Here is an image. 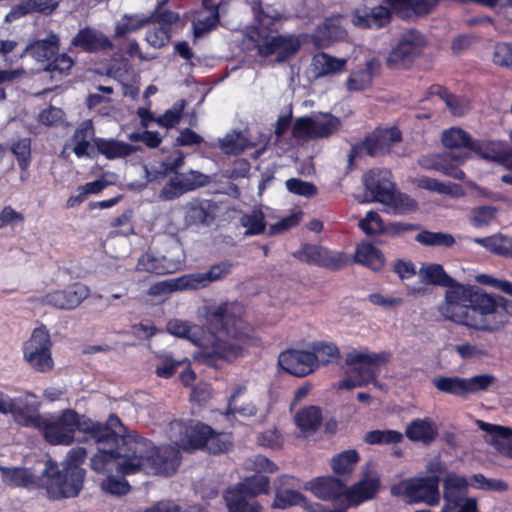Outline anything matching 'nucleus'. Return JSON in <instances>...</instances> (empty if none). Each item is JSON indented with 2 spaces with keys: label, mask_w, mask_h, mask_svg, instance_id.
I'll return each instance as SVG.
<instances>
[{
  "label": "nucleus",
  "mask_w": 512,
  "mask_h": 512,
  "mask_svg": "<svg viewBox=\"0 0 512 512\" xmlns=\"http://www.w3.org/2000/svg\"><path fill=\"white\" fill-rule=\"evenodd\" d=\"M251 9L257 23V40H261L264 35H273L278 32L277 23L281 20L279 13L270 14L265 11L262 7V0H253Z\"/></svg>",
  "instance_id": "2f4dec72"
},
{
  "label": "nucleus",
  "mask_w": 512,
  "mask_h": 512,
  "mask_svg": "<svg viewBox=\"0 0 512 512\" xmlns=\"http://www.w3.org/2000/svg\"><path fill=\"white\" fill-rule=\"evenodd\" d=\"M415 240L428 247H452L455 244L453 235L444 232H432L429 230H422L415 237Z\"/></svg>",
  "instance_id": "37998d69"
},
{
  "label": "nucleus",
  "mask_w": 512,
  "mask_h": 512,
  "mask_svg": "<svg viewBox=\"0 0 512 512\" xmlns=\"http://www.w3.org/2000/svg\"><path fill=\"white\" fill-rule=\"evenodd\" d=\"M87 457L86 449L83 447L72 448L65 459L64 467L72 472L76 481L80 483L82 475L85 476V470L81 467Z\"/></svg>",
  "instance_id": "09e8293b"
},
{
  "label": "nucleus",
  "mask_w": 512,
  "mask_h": 512,
  "mask_svg": "<svg viewBox=\"0 0 512 512\" xmlns=\"http://www.w3.org/2000/svg\"><path fill=\"white\" fill-rule=\"evenodd\" d=\"M184 193L203 187L208 183V178L201 172L191 170L188 174H181L177 179Z\"/></svg>",
  "instance_id": "69168bd1"
},
{
  "label": "nucleus",
  "mask_w": 512,
  "mask_h": 512,
  "mask_svg": "<svg viewBox=\"0 0 512 512\" xmlns=\"http://www.w3.org/2000/svg\"><path fill=\"white\" fill-rule=\"evenodd\" d=\"M71 45L86 53H97L114 48L113 42L103 32L90 27L79 29L72 38Z\"/></svg>",
  "instance_id": "aec40b11"
},
{
  "label": "nucleus",
  "mask_w": 512,
  "mask_h": 512,
  "mask_svg": "<svg viewBox=\"0 0 512 512\" xmlns=\"http://www.w3.org/2000/svg\"><path fill=\"white\" fill-rule=\"evenodd\" d=\"M430 96H438L447 106L453 116H464L470 110V102L463 96L455 95L439 84H433L428 88Z\"/></svg>",
  "instance_id": "c756f323"
},
{
  "label": "nucleus",
  "mask_w": 512,
  "mask_h": 512,
  "mask_svg": "<svg viewBox=\"0 0 512 512\" xmlns=\"http://www.w3.org/2000/svg\"><path fill=\"white\" fill-rule=\"evenodd\" d=\"M124 426L116 427L117 440L113 443H103L109 446L108 450H100L90 461L91 468L96 472H104L113 459H121L120 462H130L132 447L129 441L132 440V433L122 434Z\"/></svg>",
  "instance_id": "f8f14e48"
},
{
  "label": "nucleus",
  "mask_w": 512,
  "mask_h": 512,
  "mask_svg": "<svg viewBox=\"0 0 512 512\" xmlns=\"http://www.w3.org/2000/svg\"><path fill=\"white\" fill-rule=\"evenodd\" d=\"M149 24L147 16L124 15L121 22L117 23L114 38L119 39L128 33L137 31Z\"/></svg>",
  "instance_id": "8fccbe9b"
},
{
  "label": "nucleus",
  "mask_w": 512,
  "mask_h": 512,
  "mask_svg": "<svg viewBox=\"0 0 512 512\" xmlns=\"http://www.w3.org/2000/svg\"><path fill=\"white\" fill-rule=\"evenodd\" d=\"M469 491V480L455 473L448 474L443 480V499L445 501L440 512H454L466 499Z\"/></svg>",
  "instance_id": "dca6fc26"
},
{
  "label": "nucleus",
  "mask_w": 512,
  "mask_h": 512,
  "mask_svg": "<svg viewBox=\"0 0 512 512\" xmlns=\"http://www.w3.org/2000/svg\"><path fill=\"white\" fill-rule=\"evenodd\" d=\"M31 143L28 137L20 138L13 142L10 148L22 171H26L31 164Z\"/></svg>",
  "instance_id": "5fc2aeb1"
},
{
  "label": "nucleus",
  "mask_w": 512,
  "mask_h": 512,
  "mask_svg": "<svg viewBox=\"0 0 512 512\" xmlns=\"http://www.w3.org/2000/svg\"><path fill=\"white\" fill-rule=\"evenodd\" d=\"M286 188L289 192L304 196V197H313L318 193L317 187L311 183L304 181L300 178H290L286 181Z\"/></svg>",
  "instance_id": "0e129e2a"
},
{
  "label": "nucleus",
  "mask_w": 512,
  "mask_h": 512,
  "mask_svg": "<svg viewBox=\"0 0 512 512\" xmlns=\"http://www.w3.org/2000/svg\"><path fill=\"white\" fill-rule=\"evenodd\" d=\"M51 346L52 342L48 330L45 327L36 328L30 339L24 344V358L36 371L49 372L54 365Z\"/></svg>",
  "instance_id": "6e6552de"
},
{
  "label": "nucleus",
  "mask_w": 512,
  "mask_h": 512,
  "mask_svg": "<svg viewBox=\"0 0 512 512\" xmlns=\"http://www.w3.org/2000/svg\"><path fill=\"white\" fill-rule=\"evenodd\" d=\"M364 185L372 194L373 199L385 203L391 199V193L395 190L391 181V173L388 170L372 169L364 176Z\"/></svg>",
  "instance_id": "412c9836"
},
{
  "label": "nucleus",
  "mask_w": 512,
  "mask_h": 512,
  "mask_svg": "<svg viewBox=\"0 0 512 512\" xmlns=\"http://www.w3.org/2000/svg\"><path fill=\"white\" fill-rule=\"evenodd\" d=\"M304 502L305 497L302 493L296 490L287 489L276 493L274 506L280 509H286L291 506L300 505Z\"/></svg>",
  "instance_id": "680f3d73"
},
{
  "label": "nucleus",
  "mask_w": 512,
  "mask_h": 512,
  "mask_svg": "<svg viewBox=\"0 0 512 512\" xmlns=\"http://www.w3.org/2000/svg\"><path fill=\"white\" fill-rule=\"evenodd\" d=\"M381 63L378 58L367 60L364 67L350 73L346 80V88L349 92H361L372 86L374 77L379 73Z\"/></svg>",
  "instance_id": "5701e85b"
},
{
  "label": "nucleus",
  "mask_w": 512,
  "mask_h": 512,
  "mask_svg": "<svg viewBox=\"0 0 512 512\" xmlns=\"http://www.w3.org/2000/svg\"><path fill=\"white\" fill-rule=\"evenodd\" d=\"M210 285L205 272H196L185 274L176 278V286L178 291L198 290L206 288Z\"/></svg>",
  "instance_id": "6e6d98bb"
},
{
  "label": "nucleus",
  "mask_w": 512,
  "mask_h": 512,
  "mask_svg": "<svg viewBox=\"0 0 512 512\" xmlns=\"http://www.w3.org/2000/svg\"><path fill=\"white\" fill-rule=\"evenodd\" d=\"M315 357L310 351L289 349L280 353L278 363L289 374L304 377L316 369Z\"/></svg>",
  "instance_id": "4468645a"
},
{
  "label": "nucleus",
  "mask_w": 512,
  "mask_h": 512,
  "mask_svg": "<svg viewBox=\"0 0 512 512\" xmlns=\"http://www.w3.org/2000/svg\"><path fill=\"white\" fill-rule=\"evenodd\" d=\"M405 436L412 442L430 445L438 436V428L431 418H415L406 426Z\"/></svg>",
  "instance_id": "a878e982"
},
{
  "label": "nucleus",
  "mask_w": 512,
  "mask_h": 512,
  "mask_svg": "<svg viewBox=\"0 0 512 512\" xmlns=\"http://www.w3.org/2000/svg\"><path fill=\"white\" fill-rule=\"evenodd\" d=\"M89 288L81 283H74L63 290H56L43 297V303L52 307L71 310L78 307L88 296Z\"/></svg>",
  "instance_id": "2eb2a0df"
},
{
  "label": "nucleus",
  "mask_w": 512,
  "mask_h": 512,
  "mask_svg": "<svg viewBox=\"0 0 512 512\" xmlns=\"http://www.w3.org/2000/svg\"><path fill=\"white\" fill-rule=\"evenodd\" d=\"M424 46L423 36L416 30L405 33L387 58V65L392 69L408 68Z\"/></svg>",
  "instance_id": "9d476101"
},
{
  "label": "nucleus",
  "mask_w": 512,
  "mask_h": 512,
  "mask_svg": "<svg viewBox=\"0 0 512 512\" xmlns=\"http://www.w3.org/2000/svg\"><path fill=\"white\" fill-rule=\"evenodd\" d=\"M233 448V436L232 433L216 432L213 429L205 449L210 454L219 455L227 453Z\"/></svg>",
  "instance_id": "de8ad7c7"
},
{
  "label": "nucleus",
  "mask_w": 512,
  "mask_h": 512,
  "mask_svg": "<svg viewBox=\"0 0 512 512\" xmlns=\"http://www.w3.org/2000/svg\"><path fill=\"white\" fill-rule=\"evenodd\" d=\"M220 21V15L218 12L209 13L204 17H199L193 22L194 35L196 37H202L205 34L214 30Z\"/></svg>",
  "instance_id": "338daca9"
},
{
  "label": "nucleus",
  "mask_w": 512,
  "mask_h": 512,
  "mask_svg": "<svg viewBox=\"0 0 512 512\" xmlns=\"http://www.w3.org/2000/svg\"><path fill=\"white\" fill-rule=\"evenodd\" d=\"M439 483L440 478L436 475L411 477L393 485L391 493L403 497L409 504L435 506L440 502Z\"/></svg>",
  "instance_id": "423d86ee"
},
{
  "label": "nucleus",
  "mask_w": 512,
  "mask_h": 512,
  "mask_svg": "<svg viewBox=\"0 0 512 512\" xmlns=\"http://www.w3.org/2000/svg\"><path fill=\"white\" fill-rule=\"evenodd\" d=\"M478 426L490 436V441L494 445H502L512 437V428L509 427L490 424L482 420L478 421Z\"/></svg>",
  "instance_id": "4d7b16f0"
},
{
  "label": "nucleus",
  "mask_w": 512,
  "mask_h": 512,
  "mask_svg": "<svg viewBox=\"0 0 512 512\" xmlns=\"http://www.w3.org/2000/svg\"><path fill=\"white\" fill-rule=\"evenodd\" d=\"M245 310L236 302H223L206 307V325L210 330L203 335L201 329L188 321L171 319L167 331L176 337L189 340L199 347V359L216 367L222 360L233 362L244 354V344L251 339V326L244 318Z\"/></svg>",
  "instance_id": "f257e3e1"
},
{
  "label": "nucleus",
  "mask_w": 512,
  "mask_h": 512,
  "mask_svg": "<svg viewBox=\"0 0 512 512\" xmlns=\"http://www.w3.org/2000/svg\"><path fill=\"white\" fill-rule=\"evenodd\" d=\"M293 256L309 265L325 268L330 271H340L345 268L350 258L343 251H333L326 247L305 243Z\"/></svg>",
  "instance_id": "1a4fd4ad"
},
{
  "label": "nucleus",
  "mask_w": 512,
  "mask_h": 512,
  "mask_svg": "<svg viewBox=\"0 0 512 512\" xmlns=\"http://www.w3.org/2000/svg\"><path fill=\"white\" fill-rule=\"evenodd\" d=\"M385 225L381 216L375 211H369L366 217L359 221V227L367 235L383 234Z\"/></svg>",
  "instance_id": "e2e57ef3"
},
{
  "label": "nucleus",
  "mask_w": 512,
  "mask_h": 512,
  "mask_svg": "<svg viewBox=\"0 0 512 512\" xmlns=\"http://www.w3.org/2000/svg\"><path fill=\"white\" fill-rule=\"evenodd\" d=\"M493 62L498 66L512 69V44L498 42L494 46Z\"/></svg>",
  "instance_id": "774afa93"
},
{
  "label": "nucleus",
  "mask_w": 512,
  "mask_h": 512,
  "mask_svg": "<svg viewBox=\"0 0 512 512\" xmlns=\"http://www.w3.org/2000/svg\"><path fill=\"white\" fill-rule=\"evenodd\" d=\"M354 261L373 271H380L385 264V257L373 244L363 243L357 246Z\"/></svg>",
  "instance_id": "72a5a7b5"
},
{
  "label": "nucleus",
  "mask_w": 512,
  "mask_h": 512,
  "mask_svg": "<svg viewBox=\"0 0 512 512\" xmlns=\"http://www.w3.org/2000/svg\"><path fill=\"white\" fill-rule=\"evenodd\" d=\"M235 493L245 496L251 500L262 494H269L270 479L268 476L255 473L250 477H246L243 481L237 483L235 487L230 489Z\"/></svg>",
  "instance_id": "7c9ffc66"
},
{
  "label": "nucleus",
  "mask_w": 512,
  "mask_h": 512,
  "mask_svg": "<svg viewBox=\"0 0 512 512\" xmlns=\"http://www.w3.org/2000/svg\"><path fill=\"white\" fill-rule=\"evenodd\" d=\"M60 49V38L54 32H50L45 39H38L29 43L24 53L30 55L38 62H49L56 56Z\"/></svg>",
  "instance_id": "bb28decb"
},
{
  "label": "nucleus",
  "mask_w": 512,
  "mask_h": 512,
  "mask_svg": "<svg viewBox=\"0 0 512 512\" xmlns=\"http://www.w3.org/2000/svg\"><path fill=\"white\" fill-rule=\"evenodd\" d=\"M228 512H262V505L257 500H251L240 493L227 490L224 495Z\"/></svg>",
  "instance_id": "4c0bfd02"
},
{
  "label": "nucleus",
  "mask_w": 512,
  "mask_h": 512,
  "mask_svg": "<svg viewBox=\"0 0 512 512\" xmlns=\"http://www.w3.org/2000/svg\"><path fill=\"white\" fill-rule=\"evenodd\" d=\"M474 242L483 246L491 253L512 258V237L499 234L484 238H475Z\"/></svg>",
  "instance_id": "c9c22d12"
},
{
  "label": "nucleus",
  "mask_w": 512,
  "mask_h": 512,
  "mask_svg": "<svg viewBox=\"0 0 512 512\" xmlns=\"http://www.w3.org/2000/svg\"><path fill=\"white\" fill-rule=\"evenodd\" d=\"M498 210L494 206L483 205L472 209L470 221L474 227H483L489 225L496 217Z\"/></svg>",
  "instance_id": "bf43d9fd"
},
{
  "label": "nucleus",
  "mask_w": 512,
  "mask_h": 512,
  "mask_svg": "<svg viewBox=\"0 0 512 512\" xmlns=\"http://www.w3.org/2000/svg\"><path fill=\"white\" fill-rule=\"evenodd\" d=\"M132 447L131 462H119L117 470L122 475H132L140 471L146 474L172 476L181 464V453L171 445L157 447L149 439L132 433L129 441Z\"/></svg>",
  "instance_id": "20e7f679"
},
{
  "label": "nucleus",
  "mask_w": 512,
  "mask_h": 512,
  "mask_svg": "<svg viewBox=\"0 0 512 512\" xmlns=\"http://www.w3.org/2000/svg\"><path fill=\"white\" fill-rule=\"evenodd\" d=\"M313 494L323 500H336L344 496L347 491L346 485L334 476H324L313 479L311 482Z\"/></svg>",
  "instance_id": "cd10ccee"
},
{
  "label": "nucleus",
  "mask_w": 512,
  "mask_h": 512,
  "mask_svg": "<svg viewBox=\"0 0 512 512\" xmlns=\"http://www.w3.org/2000/svg\"><path fill=\"white\" fill-rule=\"evenodd\" d=\"M468 158V152H444L421 157L419 159V165L425 170H435L453 179L463 180L465 173L460 167Z\"/></svg>",
  "instance_id": "9b49d317"
},
{
  "label": "nucleus",
  "mask_w": 512,
  "mask_h": 512,
  "mask_svg": "<svg viewBox=\"0 0 512 512\" xmlns=\"http://www.w3.org/2000/svg\"><path fill=\"white\" fill-rule=\"evenodd\" d=\"M366 155L375 157L390 152L392 146L402 140L401 131L396 128L376 129L365 138Z\"/></svg>",
  "instance_id": "6ab92c4d"
},
{
  "label": "nucleus",
  "mask_w": 512,
  "mask_h": 512,
  "mask_svg": "<svg viewBox=\"0 0 512 512\" xmlns=\"http://www.w3.org/2000/svg\"><path fill=\"white\" fill-rule=\"evenodd\" d=\"M178 442L184 450H204L213 428L198 420L179 421Z\"/></svg>",
  "instance_id": "ddd939ff"
},
{
  "label": "nucleus",
  "mask_w": 512,
  "mask_h": 512,
  "mask_svg": "<svg viewBox=\"0 0 512 512\" xmlns=\"http://www.w3.org/2000/svg\"><path fill=\"white\" fill-rule=\"evenodd\" d=\"M95 130L91 121L81 123L73 132L71 140L74 144L73 152L77 158L94 159L96 153L93 147Z\"/></svg>",
  "instance_id": "b1692460"
},
{
  "label": "nucleus",
  "mask_w": 512,
  "mask_h": 512,
  "mask_svg": "<svg viewBox=\"0 0 512 512\" xmlns=\"http://www.w3.org/2000/svg\"><path fill=\"white\" fill-rule=\"evenodd\" d=\"M439 312L445 320L487 333H497L509 322L505 313L498 309L496 294L474 285L459 284L457 290L447 294Z\"/></svg>",
  "instance_id": "f03ea898"
},
{
  "label": "nucleus",
  "mask_w": 512,
  "mask_h": 512,
  "mask_svg": "<svg viewBox=\"0 0 512 512\" xmlns=\"http://www.w3.org/2000/svg\"><path fill=\"white\" fill-rule=\"evenodd\" d=\"M84 478L85 476L82 475L78 483L72 472L63 468L49 479L47 491L54 499L75 497L83 487Z\"/></svg>",
  "instance_id": "a211bd4d"
},
{
  "label": "nucleus",
  "mask_w": 512,
  "mask_h": 512,
  "mask_svg": "<svg viewBox=\"0 0 512 512\" xmlns=\"http://www.w3.org/2000/svg\"><path fill=\"white\" fill-rule=\"evenodd\" d=\"M166 257H156L151 252L143 253L136 264V271L155 275H165L171 272L166 265Z\"/></svg>",
  "instance_id": "58836bf2"
},
{
  "label": "nucleus",
  "mask_w": 512,
  "mask_h": 512,
  "mask_svg": "<svg viewBox=\"0 0 512 512\" xmlns=\"http://www.w3.org/2000/svg\"><path fill=\"white\" fill-rule=\"evenodd\" d=\"M360 460L358 452L354 449L343 451L332 458L331 467L337 475H349Z\"/></svg>",
  "instance_id": "79ce46f5"
},
{
  "label": "nucleus",
  "mask_w": 512,
  "mask_h": 512,
  "mask_svg": "<svg viewBox=\"0 0 512 512\" xmlns=\"http://www.w3.org/2000/svg\"><path fill=\"white\" fill-rule=\"evenodd\" d=\"M442 144L449 149L466 148L472 151L475 140L460 127H451L442 133Z\"/></svg>",
  "instance_id": "e433bc0d"
},
{
  "label": "nucleus",
  "mask_w": 512,
  "mask_h": 512,
  "mask_svg": "<svg viewBox=\"0 0 512 512\" xmlns=\"http://www.w3.org/2000/svg\"><path fill=\"white\" fill-rule=\"evenodd\" d=\"M384 204L391 206L397 214H407L418 209V203L415 199L396 190L391 193V199Z\"/></svg>",
  "instance_id": "864d4df0"
},
{
  "label": "nucleus",
  "mask_w": 512,
  "mask_h": 512,
  "mask_svg": "<svg viewBox=\"0 0 512 512\" xmlns=\"http://www.w3.org/2000/svg\"><path fill=\"white\" fill-rule=\"evenodd\" d=\"M403 434L397 430H372L364 436V441L369 445H392L403 441Z\"/></svg>",
  "instance_id": "a18cd8bd"
},
{
  "label": "nucleus",
  "mask_w": 512,
  "mask_h": 512,
  "mask_svg": "<svg viewBox=\"0 0 512 512\" xmlns=\"http://www.w3.org/2000/svg\"><path fill=\"white\" fill-rule=\"evenodd\" d=\"M94 151L108 160L126 158L133 153L140 151V146H135L114 138L96 137L93 139Z\"/></svg>",
  "instance_id": "4be33fe9"
},
{
  "label": "nucleus",
  "mask_w": 512,
  "mask_h": 512,
  "mask_svg": "<svg viewBox=\"0 0 512 512\" xmlns=\"http://www.w3.org/2000/svg\"><path fill=\"white\" fill-rule=\"evenodd\" d=\"M165 3L166 0L159 2L154 11L147 16V19H149V24L158 23L160 24L159 27H168L171 30V25L178 21L179 15L168 9L163 10Z\"/></svg>",
  "instance_id": "13d9d810"
},
{
  "label": "nucleus",
  "mask_w": 512,
  "mask_h": 512,
  "mask_svg": "<svg viewBox=\"0 0 512 512\" xmlns=\"http://www.w3.org/2000/svg\"><path fill=\"white\" fill-rule=\"evenodd\" d=\"M310 353L315 354V367L317 368L318 363L322 365L329 364L340 357L338 347L333 343L318 342L312 346Z\"/></svg>",
  "instance_id": "603ef678"
},
{
  "label": "nucleus",
  "mask_w": 512,
  "mask_h": 512,
  "mask_svg": "<svg viewBox=\"0 0 512 512\" xmlns=\"http://www.w3.org/2000/svg\"><path fill=\"white\" fill-rule=\"evenodd\" d=\"M294 422L301 432L314 433L322 425V409L316 405L304 406L296 412Z\"/></svg>",
  "instance_id": "473e14b6"
},
{
  "label": "nucleus",
  "mask_w": 512,
  "mask_h": 512,
  "mask_svg": "<svg viewBox=\"0 0 512 512\" xmlns=\"http://www.w3.org/2000/svg\"><path fill=\"white\" fill-rule=\"evenodd\" d=\"M432 383L441 392L458 397H466L465 378H460L457 376H440L438 378H434Z\"/></svg>",
  "instance_id": "c03bdc74"
},
{
  "label": "nucleus",
  "mask_w": 512,
  "mask_h": 512,
  "mask_svg": "<svg viewBox=\"0 0 512 512\" xmlns=\"http://www.w3.org/2000/svg\"><path fill=\"white\" fill-rule=\"evenodd\" d=\"M346 58H338L326 52L316 53L311 60V71L315 79L344 72L347 66Z\"/></svg>",
  "instance_id": "393cba45"
},
{
  "label": "nucleus",
  "mask_w": 512,
  "mask_h": 512,
  "mask_svg": "<svg viewBox=\"0 0 512 512\" xmlns=\"http://www.w3.org/2000/svg\"><path fill=\"white\" fill-rule=\"evenodd\" d=\"M302 44L301 35H264L261 40H257L256 48L259 56L267 58L275 55V62L285 63L300 51Z\"/></svg>",
  "instance_id": "0eeeda50"
},
{
  "label": "nucleus",
  "mask_w": 512,
  "mask_h": 512,
  "mask_svg": "<svg viewBox=\"0 0 512 512\" xmlns=\"http://www.w3.org/2000/svg\"><path fill=\"white\" fill-rule=\"evenodd\" d=\"M385 2L396 14L412 12L422 16L429 14L435 8V0H385Z\"/></svg>",
  "instance_id": "f704fd0d"
},
{
  "label": "nucleus",
  "mask_w": 512,
  "mask_h": 512,
  "mask_svg": "<svg viewBox=\"0 0 512 512\" xmlns=\"http://www.w3.org/2000/svg\"><path fill=\"white\" fill-rule=\"evenodd\" d=\"M246 391L245 386H238L234 389L233 393L228 399V404L226 408V415H235L239 414L244 417H251L257 414V407L251 402L246 403L244 405L239 406L237 404V398L243 395Z\"/></svg>",
  "instance_id": "49530a36"
},
{
  "label": "nucleus",
  "mask_w": 512,
  "mask_h": 512,
  "mask_svg": "<svg viewBox=\"0 0 512 512\" xmlns=\"http://www.w3.org/2000/svg\"><path fill=\"white\" fill-rule=\"evenodd\" d=\"M423 282L426 284L437 285L441 287H453L455 280L450 277L441 264H429L421 269Z\"/></svg>",
  "instance_id": "ea45409f"
},
{
  "label": "nucleus",
  "mask_w": 512,
  "mask_h": 512,
  "mask_svg": "<svg viewBox=\"0 0 512 512\" xmlns=\"http://www.w3.org/2000/svg\"><path fill=\"white\" fill-rule=\"evenodd\" d=\"M378 477H365L355 483L345 493V500L348 506L357 505L375 497L380 489Z\"/></svg>",
  "instance_id": "c85d7f7f"
},
{
  "label": "nucleus",
  "mask_w": 512,
  "mask_h": 512,
  "mask_svg": "<svg viewBox=\"0 0 512 512\" xmlns=\"http://www.w3.org/2000/svg\"><path fill=\"white\" fill-rule=\"evenodd\" d=\"M391 356V353L388 351L379 353L353 351L347 353L345 363L348 366L356 367L340 381L339 388L353 389L374 382L378 377L379 367L389 363Z\"/></svg>",
  "instance_id": "39448f33"
},
{
  "label": "nucleus",
  "mask_w": 512,
  "mask_h": 512,
  "mask_svg": "<svg viewBox=\"0 0 512 512\" xmlns=\"http://www.w3.org/2000/svg\"><path fill=\"white\" fill-rule=\"evenodd\" d=\"M354 26L360 29H381L387 26L392 19V12L388 7L378 5L356 8L351 14Z\"/></svg>",
  "instance_id": "f3484780"
},
{
  "label": "nucleus",
  "mask_w": 512,
  "mask_h": 512,
  "mask_svg": "<svg viewBox=\"0 0 512 512\" xmlns=\"http://www.w3.org/2000/svg\"><path fill=\"white\" fill-rule=\"evenodd\" d=\"M240 223L245 227L246 235H259L265 231V215L261 209H253L251 213L244 214L240 218Z\"/></svg>",
  "instance_id": "3c124183"
},
{
  "label": "nucleus",
  "mask_w": 512,
  "mask_h": 512,
  "mask_svg": "<svg viewBox=\"0 0 512 512\" xmlns=\"http://www.w3.org/2000/svg\"><path fill=\"white\" fill-rule=\"evenodd\" d=\"M122 426L121 419L111 414L106 423L93 421L80 415L74 409H64L56 416L45 418L42 436L50 445L69 446L75 441V433L83 432L96 443H113L117 440L116 427Z\"/></svg>",
  "instance_id": "7ed1b4c3"
},
{
  "label": "nucleus",
  "mask_w": 512,
  "mask_h": 512,
  "mask_svg": "<svg viewBox=\"0 0 512 512\" xmlns=\"http://www.w3.org/2000/svg\"><path fill=\"white\" fill-rule=\"evenodd\" d=\"M471 152L478 154L483 159L502 164L507 150L503 149L501 145L495 141L475 140Z\"/></svg>",
  "instance_id": "a19ab883"
},
{
  "label": "nucleus",
  "mask_w": 512,
  "mask_h": 512,
  "mask_svg": "<svg viewBox=\"0 0 512 512\" xmlns=\"http://www.w3.org/2000/svg\"><path fill=\"white\" fill-rule=\"evenodd\" d=\"M496 380V377L492 374H480L471 378H465L466 396L487 391L491 385L495 384Z\"/></svg>",
  "instance_id": "052dcab7"
}]
</instances>
